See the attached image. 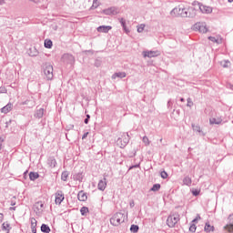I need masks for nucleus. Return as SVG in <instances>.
Segmentation results:
<instances>
[{
	"mask_svg": "<svg viewBox=\"0 0 233 233\" xmlns=\"http://www.w3.org/2000/svg\"><path fill=\"white\" fill-rule=\"evenodd\" d=\"M177 14L178 15H181V17H195L196 13L194 12V8H181V7H176L171 11V15H176Z\"/></svg>",
	"mask_w": 233,
	"mask_h": 233,
	"instance_id": "1",
	"label": "nucleus"
},
{
	"mask_svg": "<svg viewBox=\"0 0 233 233\" xmlns=\"http://www.w3.org/2000/svg\"><path fill=\"white\" fill-rule=\"evenodd\" d=\"M110 223L113 227H119L121 223H125V214L121 212L115 213L110 218Z\"/></svg>",
	"mask_w": 233,
	"mask_h": 233,
	"instance_id": "2",
	"label": "nucleus"
},
{
	"mask_svg": "<svg viewBox=\"0 0 233 233\" xmlns=\"http://www.w3.org/2000/svg\"><path fill=\"white\" fill-rule=\"evenodd\" d=\"M180 218L177 213H173L167 217V225L169 228H174L179 223Z\"/></svg>",
	"mask_w": 233,
	"mask_h": 233,
	"instance_id": "3",
	"label": "nucleus"
},
{
	"mask_svg": "<svg viewBox=\"0 0 233 233\" xmlns=\"http://www.w3.org/2000/svg\"><path fill=\"white\" fill-rule=\"evenodd\" d=\"M128 143H130V136L128 135V133H124L116 140V145L120 148H125V147H127V145H128Z\"/></svg>",
	"mask_w": 233,
	"mask_h": 233,
	"instance_id": "4",
	"label": "nucleus"
},
{
	"mask_svg": "<svg viewBox=\"0 0 233 233\" xmlns=\"http://www.w3.org/2000/svg\"><path fill=\"white\" fill-rule=\"evenodd\" d=\"M44 76L47 81H52L54 79V66L50 64H46L44 66Z\"/></svg>",
	"mask_w": 233,
	"mask_h": 233,
	"instance_id": "5",
	"label": "nucleus"
},
{
	"mask_svg": "<svg viewBox=\"0 0 233 233\" xmlns=\"http://www.w3.org/2000/svg\"><path fill=\"white\" fill-rule=\"evenodd\" d=\"M65 201V193L62 190H57L55 194V203L56 205H61Z\"/></svg>",
	"mask_w": 233,
	"mask_h": 233,
	"instance_id": "6",
	"label": "nucleus"
},
{
	"mask_svg": "<svg viewBox=\"0 0 233 233\" xmlns=\"http://www.w3.org/2000/svg\"><path fill=\"white\" fill-rule=\"evenodd\" d=\"M103 14H105V15H117L119 9L116 6H111L107 9H104Z\"/></svg>",
	"mask_w": 233,
	"mask_h": 233,
	"instance_id": "7",
	"label": "nucleus"
},
{
	"mask_svg": "<svg viewBox=\"0 0 233 233\" xmlns=\"http://www.w3.org/2000/svg\"><path fill=\"white\" fill-rule=\"evenodd\" d=\"M62 61H63V63H66V65H74L76 58L74 57V56H72L70 54H64L62 56Z\"/></svg>",
	"mask_w": 233,
	"mask_h": 233,
	"instance_id": "8",
	"label": "nucleus"
},
{
	"mask_svg": "<svg viewBox=\"0 0 233 233\" xmlns=\"http://www.w3.org/2000/svg\"><path fill=\"white\" fill-rule=\"evenodd\" d=\"M194 30H197L198 32H200V34H207L208 29H207V25L203 23H197L193 26Z\"/></svg>",
	"mask_w": 233,
	"mask_h": 233,
	"instance_id": "9",
	"label": "nucleus"
},
{
	"mask_svg": "<svg viewBox=\"0 0 233 233\" xmlns=\"http://www.w3.org/2000/svg\"><path fill=\"white\" fill-rule=\"evenodd\" d=\"M34 207L35 212H36V214H43V210L45 209V203H43V201L35 202Z\"/></svg>",
	"mask_w": 233,
	"mask_h": 233,
	"instance_id": "10",
	"label": "nucleus"
},
{
	"mask_svg": "<svg viewBox=\"0 0 233 233\" xmlns=\"http://www.w3.org/2000/svg\"><path fill=\"white\" fill-rule=\"evenodd\" d=\"M228 219L229 221V224L226 225L224 228L225 230H228V232L233 233V213L228 216Z\"/></svg>",
	"mask_w": 233,
	"mask_h": 233,
	"instance_id": "11",
	"label": "nucleus"
},
{
	"mask_svg": "<svg viewBox=\"0 0 233 233\" xmlns=\"http://www.w3.org/2000/svg\"><path fill=\"white\" fill-rule=\"evenodd\" d=\"M143 56L144 57H149V59H151V57H157L159 51H144Z\"/></svg>",
	"mask_w": 233,
	"mask_h": 233,
	"instance_id": "12",
	"label": "nucleus"
},
{
	"mask_svg": "<svg viewBox=\"0 0 233 233\" xmlns=\"http://www.w3.org/2000/svg\"><path fill=\"white\" fill-rule=\"evenodd\" d=\"M97 32L102 34H108L110 30H112V26L110 25H100L96 28Z\"/></svg>",
	"mask_w": 233,
	"mask_h": 233,
	"instance_id": "13",
	"label": "nucleus"
},
{
	"mask_svg": "<svg viewBox=\"0 0 233 233\" xmlns=\"http://www.w3.org/2000/svg\"><path fill=\"white\" fill-rule=\"evenodd\" d=\"M98 190H101V192H105V189L106 188V178L104 177L103 179H100L97 184Z\"/></svg>",
	"mask_w": 233,
	"mask_h": 233,
	"instance_id": "14",
	"label": "nucleus"
},
{
	"mask_svg": "<svg viewBox=\"0 0 233 233\" xmlns=\"http://www.w3.org/2000/svg\"><path fill=\"white\" fill-rule=\"evenodd\" d=\"M84 177H85L84 172H78V173H75L73 175L74 181H79V183L83 182Z\"/></svg>",
	"mask_w": 233,
	"mask_h": 233,
	"instance_id": "15",
	"label": "nucleus"
},
{
	"mask_svg": "<svg viewBox=\"0 0 233 233\" xmlns=\"http://www.w3.org/2000/svg\"><path fill=\"white\" fill-rule=\"evenodd\" d=\"M47 165L50 168H56V167H57V160H56V157H50L47 159Z\"/></svg>",
	"mask_w": 233,
	"mask_h": 233,
	"instance_id": "16",
	"label": "nucleus"
},
{
	"mask_svg": "<svg viewBox=\"0 0 233 233\" xmlns=\"http://www.w3.org/2000/svg\"><path fill=\"white\" fill-rule=\"evenodd\" d=\"M199 10L202 14H212V7L204 5H199Z\"/></svg>",
	"mask_w": 233,
	"mask_h": 233,
	"instance_id": "17",
	"label": "nucleus"
},
{
	"mask_svg": "<svg viewBox=\"0 0 233 233\" xmlns=\"http://www.w3.org/2000/svg\"><path fill=\"white\" fill-rule=\"evenodd\" d=\"M77 199L79 201H86L88 199V196H86V193L85 191L81 190L77 194Z\"/></svg>",
	"mask_w": 233,
	"mask_h": 233,
	"instance_id": "18",
	"label": "nucleus"
},
{
	"mask_svg": "<svg viewBox=\"0 0 233 233\" xmlns=\"http://www.w3.org/2000/svg\"><path fill=\"white\" fill-rule=\"evenodd\" d=\"M31 229L33 233H37V220L34 218H30Z\"/></svg>",
	"mask_w": 233,
	"mask_h": 233,
	"instance_id": "19",
	"label": "nucleus"
},
{
	"mask_svg": "<svg viewBox=\"0 0 233 233\" xmlns=\"http://www.w3.org/2000/svg\"><path fill=\"white\" fill-rule=\"evenodd\" d=\"M13 106H14L12 105V103H8L6 106L1 108L2 114H8V112H12Z\"/></svg>",
	"mask_w": 233,
	"mask_h": 233,
	"instance_id": "20",
	"label": "nucleus"
},
{
	"mask_svg": "<svg viewBox=\"0 0 233 233\" xmlns=\"http://www.w3.org/2000/svg\"><path fill=\"white\" fill-rule=\"evenodd\" d=\"M43 116H45L44 108H39L35 113V117H36L37 119H41V117H43Z\"/></svg>",
	"mask_w": 233,
	"mask_h": 233,
	"instance_id": "21",
	"label": "nucleus"
},
{
	"mask_svg": "<svg viewBox=\"0 0 233 233\" xmlns=\"http://www.w3.org/2000/svg\"><path fill=\"white\" fill-rule=\"evenodd\" d=\"M183 185H186V187H191L192 186V178L188 176L185 177L183 178Z\"/></svg>",
	"mask_w": 233,
	"mask_h": 233,
	"instance_id": "22",
	"label": "nucleus"
},
{
	"mask_svg": "<svg viewBox=\"0 0 233 233\" xmlns=\"http://www.w3.org/2000/svg\"><path fill=\"white\" fill-rule=\"evenodd\" d=\"M116 77H119L120 79H123V77H127V73H125V72H118V73H115L112 76V79H116Z\"/></svg>",
	"mask_w": 233,
	"mask_h": 233,
	"instance_id": "23",
	"label": "nucleus"
},
{
	"mask_svg": "<svg viewBox=\"0 0 233 233\" xmlns=\"http://www.w3.org/2000/svg\"><path fill=\"white\" fill-rule=\"evenodd\" d=\"M40 230L43 233H50L51 232L50 226H48L46 224H42Z\"/></svg>",
	"mask_w": 233,
	"mask_h": 233,
	"instance_id": "24",
	"label": "nucleus"
},
{
	"mask_svg": "<svg viewBox=\"0 0 233 233\" xmlns=\"http://www.w3.org/2000/svg\"><path fill=\"white\" fill-rule=\"evenodd\" d=\"M29 178L31 181H35V179H39V173L37 172H30Z\"/></svg>",
	"mask_w": 233,
	"mask_h": 233,
	"instance_id": "25",
	"label": "nucleus"
},
{
	"mask_svg": "<svg viewBox=\"0 0 233 233\" xmlns=\"http://www.w3.org/2000/svg\"><path fill=\"white\" fill-rule=\"evenodd\" d=\"M2 229H3V230H6L7 233H10V230H12V227H10V223H8V222H4V223L2 224Z\"/></svg>",
	"mask_w": 233,
	"mask_h": 233,
	"instance_id": "26",
	"label": "nucleus"
},
{
	"mask_svg": "<svg viewBox=\"0 0 233 233\" xmlns=\"http://www.w3.org/2000/svg\"><path fill=\"white\" fill-rule=\"evenodd\" d=\"M204 230L205 232H214V226H211L210 223L207 222Z\"/></svg>",
	"mask_w": 233,
	"mask_h": 233,
	"instance_id": "27",
	"label": "nucleus"
},
{
	"mask_svg": "<svg viewBox=\"0 0 233 233\" xmlns=\"http://www.w3.org/2000/svg\"><path fill=\"white\" fill-rule=\"evenodd\" d=\"M45 48H52L54 46V43L50 39H46L44 42Z\"/></svg>",
	"mask_w": 233,
	"mask_h": 233,
	"instance_id": "28",
	"label": "nucleus"
},
{
	"mask_svg": "<svg viewBox=\"0 0 233 233\" xmlns=\"http://www.w3.org/2000/svg\"><path fill=\"white\" fill-rule=\"evenodd\" d=\"M210 125H221V119L219 118H210L209 119Z\"/></svg>",
	"mask_w": 233,
	"mask_h": 233,
	"instance_id": "29",
	"label": "nucleus"
},
{
	"mask_svg": "<svg viewBox=\"0 0 233 233\" xmlns=\"http://www.w3.org/2000/svg\"><path fill=\"white\" fill-rule=\"evenodd\" d=\"M192 128L194 132H198V134H201L203 131H201V127L199 125L192 124Z\"/></svg>",
	"mask_w": 233,
	"mask_h": 233,
	"instance_id": "30",
	"label": "nucleus"
},
{
	"mask_svg": "<svg viewBox=\"0 0 233 233\" xmlns=\"http://www.w3.org/2000/svg\"><path fill=\"white\" fill-rule=\"evenodd\" d=\"M161 188V184H155L153 185V187H151V192H157L159 191Z\"/></svg>",
	"mask_w": 233,
	"mask_h": 233,
	"instance_id": "31",
	"label": "nucleus"
},
{
	"mask_svg": "<svg viewBox=\"0 0 233 233\" xmlns=\"http://www.w3.org/2000/svg\"><path fill=\"white\" fill-rule=\"evenodd\" d=\"M130 232H133V233H137L139 232V226L137 225H131L130 227Z\"/></svg>",
	"mask_w": 233,
	"mask_h": 233,
	"instance_id": "32",
	"label": "nucleus"
},
{
	"mask_svg": "<svg viewBox=\"0 0 233 233\" xmlns=\"http://www.w3.org/2000/svg\"><path fill=\"white\" fill-rule=\"evenodd\" d=\"M68 176H69L68 171L62 172V175H61L62 181H66V179H68Z\"/></svg>",
	"mask_w": 233,
	"mask_h": 233,
	"instance_id": "33",
	"label": "nucleus"
},
{
	"mask_svg": "<svg viewBox=\"0 0 233 233\" xmlns=\"http://www.w3.org/2000/svg\"><path fill=\"white\" fill-rule=\"evenodd\" d=\"M80 213L82 216H86V214H88V208H86V207L81 208Z\"/></svg>",
	"mask_w": 233,
	"mask_h": 233,
	"instance_id": "34",
	"label": "nucleus"
},
{
	"mask_svg": "<svg viewBox=\"0 0 233 233\" xmlns=\"http://www.w3.org/2000/svg\"><path fill=\"white\" fill-rule=\"evenodd\" d=\"M142 141L146 147H148V145H150V140L148 139V137H147V136L143 137Z\"/></svg>",
	"mask_w": 233,
	"mask_h": 233,
	"instance_id": "35",
	"label": "nucleus"
},
{
	"mask_svg": "<svg viewBox=\"0 0 233 233\" xmlns=\"http://www.w3.org/2000/svg\"><path fill=\"white\" fill-rule=\"evenodd\" d=\"M122 28H125L127 26V20H125V18H119L118 19Z\"/></svg>",
	"mask_w": 233,
	"mask_h": 233,
	"instance_id": "36",
	"label": "nucleus"
},
{
	"mask_svg": "<svg viewBox=\"0 0 233 233\" xmlns=\"http://www.w3.org/2000/svg\"><path fill=\"white\" fill-rule=\"evenodd\" d=\"M160 177H162V179H167V177H168V173H167V171H161Z\"/></svg>",
	"mask_w": 233,
	"mask_h": 233,
	"instance_id": "37",
	"label": "nucleus"
},
{
	"mask_svg": "<svg viewBox=\"0 0 233 233\" xmlns=\"http://www.w3.org/2000/svg\"><path fill=\"white\" fill-rule=\"evenodd\" d=\"M97 6H99V4H97V0H93L91 10H95V8H97Z\"/></svg>",
	"mask_w": 233,
	"mask_h": 233,
	"instance_id": "38",
	"label": "nucleus"
},
{
	"mask_svg": "<svg viewBox=\"0 0 233 233\" xmlns=\"http://www.w3.org/2000/svg\"><path fill=\"white\" fill-rule=\"evenodd\" d=\"M194 106V102H192V98L188 97L187 98V106L192 107Z\"/></svg>",
	"mask_w": 233,
	"mask_h": 233,
	"instance_id": "39",
	"label": "nucleus"
},
{
	"mask_svg": "<svg viewBox=\"0 0 233 233\" xmlns=\"http://www.w3.org/2000/svg\"><path fill=\"white\" fill-rule=\"evenodd\" d=\"M143 30H145V25H140L138 27H137V32L138 34H141V32H143Z\"/></svg>",
	"mask_w": 233,
	"mask_h": 233,
	"instance_id": "40",
	"label": "nucleus"
},
{
	"mask_svg": "<svg viewBox=\"0 0 233 233\" xmlns=\"http://www.w3.org/2000/svg\"><path fill=\"white\" fill-rule=\"evenodd\" d=\"M5 143V138L0 137V150H3V147H5L3 144Z\"/></svg>",
	"mask_w": 233,
	"mask_h": 233,
	"instance_id": "41",
	"label": "nucleus"
},
{
	"mask_svg": "<svg viewBox=\"0 0 233 233\" xmlns=\"http://www.w3.org/2000/svg\"><path fill=\"white\" fill-rule=\"evenodd\" d=\"M196 228H197L196 225H195V224H192V225L189 227V231H190V232H196Z\"/></svg>",
	"mask_w": 233,
	"mask_h": 233,
	"instance_id": "42",
	"label": "nucleus"
},
{
	"mask_svg": "<svg viewBox=\"0 0 233 233\" xmlns=\"http://www.w3.org/2000/svg\"><path fill=\"white\" fill-rule=\"evenodd\" d=\"M140 165L139 164H136V165H133L131 166L128 170H133V168H139Z\"/></svg>",
	"mask_w": 233,
	"mask_h": 233,
	"instance_id": "43",
	"label": "nucleus"
},
{
	"mask_svg": "<svg viewBox=\"0 0 233 233\" xmlns=\"http://www.w3.org/2000/svg\"><path fill=\"white\" fill-rule=\"evenodd\" d=\"M208 39L209 41H212V43H218V39L214 36H209Z\"/></svg>",
	"mask_w": 233,
	"mask_h": 233,
	"instance_id": "44",
	"label": "nucleus"
},
{
	"mask_svg": "<svg viewBox=\"0 0 233 233\" xmlns=\"http://www.w3.org/2000/svg\"><path fill=\"white\" fill-rule=\"evenodd\" d=\"M167 108H172V100L171 99H169L167 101Z\"/></svg>",
	"mask_w": 233,
	"mask_h": 233,
	"instance_id": "45",
	"label": "nucleus"
},
{
	"mask_svg": "<svg viewBox=\"0 0 233 233\" xmlns=\"http://www.w3.org/2000/svg\"><path fill=\"white\" fill-rule=\"evenodd\" d=\"M193 196H198L199 194V190L195 189L192 191Z\"/></svg>",
	"mask_w": 233,
	"mask_h": 233,
	"instance_id": "46",
	"label": "nucleus"
},
{
	"mask_svg": "<svg viewBox=\"0 0 233 233\" xmlns=\"http://www.w3.org/2000/svg\"><path fill=\"white\" fill-rule=\"evenodd\" d=\"M86 137H88V132L83 135L82 139H86Z\"/></svg>",
	"mask_w": 233,
	"mask_h": 233,
	"instance_id": "47",
	"label": "nucleus"
},
{
	"mask_svg": "<svg viewBox=\"0 0 233 233\" xmlns=\"http://www.w3.org/2000/svg\"><path fill=\"white\" fill-rule=\"evenodd\" d=\"M124 32H126V34H128V32H130V30H128V28H127V25L125 27H123Z\"/></svg>",
	"mask_w": 233,
	"mask_h": 233,
	"instance_id": "48",
	"label": "nucleus"
},
{
	"mask_svg": "<svg viewBox=\"0 0 233 233\" xmlns=\"http://www.w3.org/2000/svg\"><path fill=\"white\" fill-rule=\"evenodd\" d=\"M89 121H90L89 118H85L84 123H85L86 125H88V122H89Z\"/></svg>",
	"mask_w": 233,
	"mask_h": 233,
	"instance_id": "49",
	"label": "nucleus"
},
{
	"mask_svg": "<svg viewBox=\"0 0 233 233\" xmlns=\"http://www.w3.org/2000/svg\"><path fill=\"white\" fill-rule=\"evenodd\" d=\"M29 101L30 100H25V101L22 102L21 105H28Z\"/></svg>",
	"mask_w": 233,
	"mask_h": 233,
	"instance_id": "50",
	"label": "nucleus"
},
{
	"mask_svg": "<svg viewBox=\"0 0 233 233\" xmlns=\"http://www.w3.org/2000/svg\"><path fill=\"white\" fill-rule=\"evenodd\" d=\"M6 1L5 0H0V5H5Z\"/></svg>",
	"mask_w": 233,
	"mask_h": 233,
	"instance_id": "51",
	"label": "nucleus"
},
{
	"mask_svg": "<svg viewBox=\"0 0 233 233\" xmlns=\"http://www.w3.org/2000/svg\"><path fill=\"white\" fill-rule=\"evenodd\" d=\"M11 206H12V207L15 206V201L12 200V201H11Z\"/></svg>",
	"mask_w": 233,
	"mask_h": 233,
	"instance_id": "52",
	"label": "nucleus"
},
{
	"mask_svg": "<svg viewBox=\"0 0 233 233\" xmlns=\"http://www.w3.org/2000/svg\"><path fill=\"white\" fill-rule=\"evenodd\" d=\"M3 221V214L0 213V223Z\"/></svg>",
	"mask_w": 233,
	"mask_h": 233,
	"instance_id": "53",
	"label": "nucleus"
},
{
	"mask_svg": "<svg viewBox=\"0 0 233 233\" xmlns=\"http://www.w3.org/2000/svg\"><path fill=\"white\" fill-rule=\"evenodd\" d=\"M9 210H15V207L9 208Z\"/></svg>",
	"mask_w": 233,
	"mask_h": 233,
	"instance_id": "54",
	"label": "nucleus"
},
{
	"mask_svg": "<svg viewBox=\"0 0 233 233\" xmlns=\"http://www.w3.org/2000/svg\"><path fill=\"white\" fill-rule=\"evenodd\" d=\"M181 103H185V98H180Z\"/></svg>",
	"mask_w": 233,
	"mask_h": 233,
	"instance_id": "55",
	"label": "nucleus"
},
{
	"mask_svg": "<svg viewBox=\"0 0 233 233\" xmlns=\"http://www.w3.org/2000/svg\"><path fill=\"white\" fill-rule=\"evenodd\" d=\"M86 119H90V115H86Z\"/></svg>",
	"mask_w": 233,
	"mask_h": 233,
	"instance_id": "56",
	"label": "nucleus"
},
{
	"mask_svg": "<svg viewBox=\"0 0 233 233\" xmlns=\"http://www.w3.org/2000/svg\"><path fill=\"white\" fill-rule=\"evenodd\" d=\"M69 128H74V125H71V126L69 127Z\"/></svg>",
	"mask_w": 233,
	"mask_h": 233,
	"instance_id": "57",
	"label": "nucleus"
},
{
	"mask_svg": "<svg viewBox=\"0 0 233 233\" xmlns=\"http://www.w3.org/2000/svg\"><path fill=\"white\" fill-rule=\"evenodd\" d=\"M35 56H37V54H33V55H32L33 57Z\"/></svg>",
	"mask_w": 233,
	"mask_h": 233,
	"instance_id": "58",
	"label": "nucleus"
},
{
	"mask_svg": "<svg viewBox=\"0 0 233 233\" xmlns=\"http://www.w3.org/2000/svg\"><path fill=\"white\" fill-rule=\"evenodd\" d=\"M228 3H233V0H228Z\"/></svg>",
	"mask_w": 233,
	"mask_h": 233,
	"instance_id": "59",
	"label": "nucleus"
},
{
	"mask_svg": "<svg viewBox=\"0 0 233 233\" xmlns=\"http://www.w3.org/2000/svg\"><path fill=\"white\" fill-rule=\"evenodd\" d=\"M130 207H134V203H131V204H130Z\"/></svg>",
	"mask_w": 233,
	"mask_h": 233,
	"instance_id": "60",
	"label": "nucleus"
},
{
	"mask_svg": "<svg viewBox=\"0 0 233 233\" xmlns=\"http://www.w3.org/2000/svg\"><path fill=\"white\" fill-rule=\"evenodd\" d=\"M160 143H163V138H160Z\"/></svg>",
	"mask_w": 233,
	"mask_h": 233,
	"instance_id": "61",
	"label": "nucleus"
},
{
	"mask_svg": "<svg viewBox=\"0 0 233 233\" xmlns=\"http://www.w3.org/2000/svg\"><path fill=\"white\" fill-rule=\"evenodd\" d=\"M196 221H198V219L195 218V219L193 220V223L196 222Z\"/></svg>",
	"mask_w": 233,
	"mask_h": 233,
	"instance_id": "62",
	"label": "nucleus"
},
{
	"mask_svg": "<svg viewBox=\"0 0 233 233\" xmlns=\"http://www.w3.org/2000/svg\"><path fill=\"white\" fill-rule=\"evenodd\" d=\"M96 66H99V64H96Z\"/></svg>",
	"mask_w": 233,
	"mask_h": 233,
	"instance_id": "63",
	"label": "nucleus"
},
{
	"mask_svg": "<svg viewBox=\"0 0 233 233\" xmlns=\"http://www.w3.org/2000/svg\"><path fill=\"white\" fill-rule=\"evenodd\" d=\"M96 66H99V64H96Z\"/></svg>",
	"mask_w": 233,
	"mask_h": 233,
	"instance_id": "64",
	"label": "nucleus"
}]
</instances>
